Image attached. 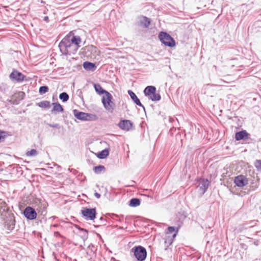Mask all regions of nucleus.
<instances>
[{
    "label": "nucleus",
    "mask_w": 261,
    "mask_h": 261,
    "mask_svg": "<svg viewBox=\"0 0 261 261\" xmlns=\"http://www.w3.org/2000/svg\"><path fill=\"white\" fill-rule=\"evenodd\" d=\"M130 251L134 253V255L137 261H144L145 260L147 256V251L146 249L143 246H135Z\"/></svg>",
    "instance_id": "2"
},
{
    "label": "nucleus",
    "mask_w": 261,
    "mask_h": 261,
    "mask_svg": "<svg viewBox=\"0 0 261 261\" xmlns=\"http://www.w3.org/2000/svg\"><path fill=\"white\" fill-rule=\"evenodd\" d=\"M209 185L210 182L208 179H200L198 186L200 193L203 194L208 189Z\"/></svg>",
    "instance_id": "8"
},
{
    "label": "nucleus",
    "mask_w": 261,
    "mask_h": 261,
    "mask_svg": "<svg viewBox=\"0 0 261 261\" xmlns=\"http://www.w3.org/2000/svg\"><path fill=\"white\" fill-rule=\"evenodd\" d=\"M94 196L97 198H99L100 197V194L97 193V192H95L94 193Z\"/></svg>",
    "instance_id": "37"
},
{
    "label": "nucleus",
    "mask_w": 261,
    "mask_h": 261,
    "mask_svg": "<svg viewBox=\"0 0 261 261\" xmlns=\"http://www.w3.org/2000/svg\"><path fill=\"white\" fill-rule=\"evenodd\" d=\"M235 184L239 187H243L248 184V180L243 175H239L235 177Z\"/></svg>",
    "instance_id": "10"
},
{
    "label": "nucleus",
    "mask_w": 261,
    "mask_h": 261,
    "mask_svg": "<svg viewBox=\"0 0 261 261\" xmlns=\"http://www.w3.org/2000/svg\"><path fill=\"white\" fill-rule=\"evenodd\" d=\"M15 225V220L13 216L9 214L7 219L5 222V227L8 230L11 231L14 228Z\"/></svg>",
    "instance_id": "9"
},
{
    "label": "nucleus",
    "mask_w": 261,
    "mask_h": 261,
    "mask_svg": "<svg viewBox=\"0 0 261 261\" xmlns=\"http://www.w3.org/2000/svg\"><path fill=\"white\" fill-rule=\"evenodd\" d=\"M133 124L130 120H124L121 121L118 124L119 127L125 130H129L132 127Z\"/></svg>",
    "instance_id": "11"
},
{
    "label": "nucleus",
    "mask_w": 261,
    "mask_h": 261,
    "mask_svg": "<svg viewBox=\"0 0 261 261\" xmlns=\"http://www.w3.org/2000/svg\"><path fill=\"white\" fill-rule=\"evenodd\" d=\"M93 171L96 174H100L102 172L105 171V167L102 165L95 166L93 168Z\"/></svg>",
    "instance_id": "25"
},
{
    "label": "nucleus",
    "mask_w": 261,
    "mask_h": 261,
    "mask_svg": "<svg viewBox=\"0 0 261 261\" xmlns=\"http://www.w3.org/2000/svg\"><path fill=\"white\" fill-rule=\"evenodd\" d=\"M5 134L6 133L5 132L0 130V142L2 141V140L4 139Z\"/></svg>",
    "instance_id": "36"
},
{
    "label": "nucleus",
    "mask_w": 261,
    "mask_h": 261,
    "mask_svg": "<svg viewBox=\"0 0 261 261\" xmlns=\"http://www.w3.org/2000/svg\"><path fill=\"white\" fill-rule=\"evenodd\" d=\"M113 97L109 92L103 96L101 99V102L104 108L109 112L112 113L115 107V103L112 101Z\"/></svg>",
    "instance_id": "3"
},
{
    "label": "nucleus",
    "mask_w": 261,
    "mask_h": 261,
    "mask_svg": "<svg viewBox=\"0 0 261 261\" xmlns=\"http://www.w3.org/2000/svg\"><path fill=\"white\" fill-rule=\"evenodd\" d=\"M94 88L95 89V91L99 95H106L107 94V93H109V92L102 89L100 85H99V84H94Z\"/></svg>",
    "instance_id": "19"
},
{
    "label": "nucleus",
    "mask_w": 261,
    "mask_h": 261,
    "mask_svg": "<svg viewBox=\"0 0 261 261\" xmlns=\"http://www.w3.org/2000/svg\"><path fill=\"white\" fill-rule=\"evenodd\" d=\"M2 210H3L4 212H5L7 210V208L6 207V203L3 200V203H0V212H1Z\"/></svg>",
    "instance_id": "33"
},
{
    "label": "nucleus",
    "mask_w": 261,
    "mask_h": 261,
    "mask_svg": "<svg viewBox=\"0 0 261 261\" xmlns=\"http://www.w3.org/2000/svg\"><path fill=\"white\" fill-rule=\"evenodd\" d=\"M80 230L81 231L82 234L81 237L82 240L85 241L88 239V230L84 229V228H80Z\"/></svg>",
    "instance_id": "27"
},
{
    "label": "nucleus",
    "mask_w": 261,
    "mask_h": 261,
    "mask_svg": "<svg viewBox=\"0 0 261 261\" xmlns=\"http://www.w3.org/2000/svg\"><path fill=\"white\" fill-rule=\"evenodd\" d=\"M48 17L47 16H45V17H44V20L45 21H47V20H48Z\"/></svg>",
    "instance_id": "38"
},
{
    "label": "nucleus",
    "mask_w": 261,
    "mask_h": 261,
    "mask_svg": "<svg viewBox=\"0 0 261 261\" xmlns=\"http://www.w3.org/2000/svg\"><path fill=\"white\" fill-rule=\"evenodd\" d=\"M53 105L54 107L52 112H61L63 111V108L60 103L53 102Z\"/></svg>",
    "instance_id": "22"
},
{
    "label": "nucleus",
    "mask_w": 261,
    "mask_h": 261,
    "mask_svg": "<svg viewBox=\"0 0 261 261\" xmlns=\"http://www.w3.org/2000/svg\"><path fill=\"white\" fill-rule=\"evenodd\" d=\"M249 134L246 130H242L236 133L235 139L237 141L248 139Z\"/></svg>",
    "instance_id": "12"
},
{
    "label": "nucleus",
    "mask_w": 261,
    "mask_h": 261,
    "mask_svg": "<svg viewBox=\"0 0 261 261\" xmlns=\"http://www.w3.org/2000/svg\"><path fill=\"white\" fill-rule=\"evenodd\" d=\"M9 77L12 81L20 83L24 80L25 76L17 70H13L12 73L10 74Z\"/></svg>",
    "instance_id": "7"
},
{
    "label": "nucleus",
    "mask_w": 261,
    "mask_h": 261,
    "mask_svg": "<svg viewBox=\"0 0 261 261\" xmlns=\"http://www.w3.org/2000/svg\"><path fill=\"white\" fill-rule=\"evenodd\" d=\"M73 114L74 116L79 120L86 121V120L87 119L86 118V116H87V113L79 112L77 110H74Z\"/></svg>",
    "instance_id": "14"
},
{
    "label": "nucleus",
    "mask_w": 261,
    "mask_h": 261,
    "mask_svg": "<svg viewBox=\"0 0 261 261\" xmlns=\"http://www.w3.org/2000/svg\"><path fill=\"white\" fill-rule=\"evenodd\" d=\"M109 155V150L105 149L98 154V157L100 159L106 158Z\"/></svg>",
    "instance_id": "26"
},
{
    "label": "nucleus",
    "mask_w": 261,
    "mask_h": 261,
    "mask_svg": "<svg viewBox=\"0 0 261 261\" xmlns=\"http://www.w3.org/2000/svg\"><path fill=\"white\" fill-rule=\"evenodd\" d=\"M140 25L143 28H148L150 23V21L149 18L145 16H142L140 18L139 20Z\"/></svg>",
    "instance_id": "17"
},
{
    "label": "nucleus",
    "mask_w": 261,
    "mask_h": 261,
    "mask_svg": "<svg viewBox=\"0 0 261 261\" xmlns=\"http://www.w3.org/2000/svg\"><path fill=\"white\" fill-rule=\"evenodd\" d=\"M48 125L50 127H51L60 128V125H59V124H57V123H56V124H48Z\"/></svg>",
    "instance_id": "35"
},
{
    "label": "nucleus",
    "mask_w": 261,
    "mask_h": 261,
    "mask_svg": "<svg viewBox=\"0 0 261 261\" xmlns=\"http://www.w3.org/2000/svg\"><path fill=\"white\" fill-rule=\"evenodd\" d=\"M140 204V200L138 198H132L129 201V205L132 207H136Z\"/></svg>",
    "instance_id": "24"
},
{
    "label": "nucleus",
    "mask_w": 261,
    "mask_h": 261,
    "mask_svg": "<svg viewBox=\"0 0 261 261\" xmlns=\"http://www.w3.org/2000/svg\"><path fill=\"white\" fill-rule=\"evenodd\" d=\"M128 93L134 103H135L137 106L142 107L143 109L145 110L144 107L142 105L139 99L134 92L131 90H128Z\"/></svg>",
    "instance_id": "13"
},
{
    "label": "nucleus",
    "mask_w": 261,
    "mask_h": 261,
    "mask_svg": "<svg viewBox=\"0 0 261 261\" xmlns=\"http://www.w3.org/2000/svg\"><path fill=\"white\" fill-rule=\"evenodd\" d=\"M25 93L24 92L19 91L17 93H15L13 96V98H15V101L13 102V104H18V102L23 99L25 96Z\"/></svg>",
    "instance_id": "15"
},
{
    "label": "nucleus",
    "mask_w": 261,
    "mask_h": 261,
    "mask_svg": "<svg viewBox=\"0 0 261 261\" xmlns=\"http://www.w3.org/2000/svg\"><path fill=\"white\" fill-rule=\"evenodd\" d=\"M70 36L64 38L59 45L60 51L63 54L67 55L75 54L78 49V46L70 42Z\"/></svg>",
    "instance_id": "1"
},
{
    "label": "nucleus",
    "mask_w": 261,
    "mask_h": 261,
    "mask_svg": "<svg viewBox=\"0 0 261 261\" xmlns=\"http://www.w3.org/2000/svg\"><path fill=\"white\" fill-rule=\"evenodd\" d=\"M255 166L257 169H261V160H256L255 163Z\"/></svg>",
    "instance_id": "34"
},
{
    "label": "nucleus",
    "mask_w": 261,
    "mask_h": 261,
    "mask_svg": "<svg viewBox=\"0 0 261 261\" xmlns=\"http://www.w3.org/2000/svg\"><path fill=\"white\" fill-rule=\"evenodd\" d=\"M48 88L46 86H41L39 88V92L40 94H44L48 92Z\"/></svg>",
    "instance_id": "32"
},
{
    "label": "nucleus",
    "mask_w": 261,
    "mask_h": 261,
    "mask_svg": "<svg viewBox=\"0 0 261 261\" xmlns=\"http://www.w3.org/2000/svg\"><path fill=\"white\" fill-rule=\"evenodd\" d=\"M70 42H72L74 45L78 46V48L80 47L79 44L81 42V38L79 36H73L72 38H70Z\"/></svg>",
    "instance_id": "20"
},
{
    "label": "nucleus",
    "mask_w": 261,
    "mask_h": 261,
    "mask_svg": "<svg viewBox=\"0 0 261 261\" xmlns=\"http://www.w3.org/2000/svg\"><path fill=\"white\" fill-rule=\"evenodd\" d=\"M86 118L87 119H86V121H95L98 119V117L96 115L89 113H87Z\"/></svg>",
    "instance_id": "30"
},
{
    "label": "nucleus",
    "mask_w": 261,
    "mask_h": 261,
    "mask_svg": "<svg viewBox=\"0 0 261 261\" xmlns=\"http://www.w3.org/2000/svg\"><path fill=\"white\" fill-rule=\"evenodd\" d=\"M159 38L161 42L166 46L173 47L175 45L174 40L166 32H161L159 35Z\"/></svg>",
    "instance_id": "4"
},
{
    "label": "nucleus",
    "mask_w": 261,
    "mask_h": 261,
    "mask_svg": "<svg viewBox=\"0 0 261 261\" xmlns=\"http://www.w3.org/2000/svg\"><path fill=\"white\" fill-rule=\"evenodd\" d=\"M3 203V200L2 199H0V203Z\"/></svg>",
    "instance_id": "39"
},
{
    "label": "nucleus",
    "mask_w": 261,
    "mask_h": 261,
    "mask_svg": "<svg viewBox=\"0 0 261 261\" xmlns=\"http://www.w3.org/2000/svg\"><path fill=\"white\" fill-rule=\"evenodd\" d=\"M83 216L86 220H94L96 217V210L94 208H84L81 211Z\"/></svg>",
    "instance_id": "5"
},
{
    "label": "nucleus",
    "mask_w": 261,
    "mask_h": 261,
    "mask_svg": "<svg viewBox=\"0 0 261 261\" xmlns=\"http://www.w3.org/2000/svg\"><path fill=\"white\" fill-rule=\"evenodd\" d=\"M69 95L66 92H62L59 95V98L62 100L63 102H66L69 99Z\"/></svg>",
    "instance_id": "28"
},
{
    "label": "nucleus",
    "mask_w": 261,
    "mask_h": 261,
    "mask_svg": "<svg viewBox=\"0 0 261 261\" xmlns=\"http://www.w3.org/2000/svg\"><path fill=\"white\" fill-rule=\"evenodd\" d=\"M168 233H172L173 232H174V233L172 235V239H171L170 240V244H171L172 243V241L173 239L175 238V237L177 235L178 229L175 230V228L174 226H169L168 228Z\"/></svg>",
    "instance_id": "21"
},
{
    "label": "nucleus",
    "mask_w": 261,
    "mask_h": 261,
    "mask_svg": "<svg viewBox=\"0 0 261 261\" xmlns=\"http://www.w3.org/2000/svg\"><path fill=\"white\" fill-rule=\"evenodd\" d=\"M23 215L28 220H32L37 217V213L34 208L31 206H27L23 211Z\"/></svg>",
    "instance_id": "6"
},
{
    "label": "nucleus",
    "mask_w": 261,
    "mask_h": 261,
    "mask_svg": "<svg viewBox=\"0 0 261 261\" xmlns=\"http://www.w3.org/2000/svg\"><path fill=\"white\" fill-rule=\"evenodd\" d=\"M37 154V151L35 149H32L26 153V155L28 156H36Z\"/></svg>",
    "instance_id": "31"
},
{
    "label": "nucleus",
    "mask_w": 261,
    "mask_h": 261,
    "mask_svg": "<svg viewBox=\"0 0 261 261\" xmlns=\"http://www.w3.org/2000/svg\"><path fill=\"white\" fill-rule=\"evenodd\" d=\"M156 91V88L153 86H148L144 90V93L145 96H150Z\"/></svg>",
    "instance_id": "16"
},
{
    "label": "nucleus",
    "mask_w": 261,
    "mask_h": 261,
    "mask_svg": "<svg viewBox=\"0 0 261 261\" xmlns=\"http://www.w3.org/2000/svg\"><path fill=\"white\" fill-rule=\"evenodd\" d=\"M152 101H159L161 97L159 93H154L151 96L148 97Z\"/></svg>",
    "instance_id": "29"
},
{
    "label": "nucleus",
    "mask_w": 261,
    "mask_h": 261,
    "mask_svg": "<svg viewBox=\"0 0 261 261\" xmlns=\"http://www.w3.org/2000/svg\"><path fill=\"white\" fill-rule=\"evenodd\" d=\"M37 105L42 108H49L50 107V103L49 101H41L37 103Z\"/></svg>",
    "instance_id": "23"
},
{
    "label": "nucleus",
    "mask_w": 261,
    "mask_h": 261,
    "mask_svg": "<svg viewBox=\"0 0 261 261\" xmlns=\"http://www.w3.org/2000/svg\"><path fill=\"white\" fill-rule=\"evenodd\" d=\"M83 67L85 70L92 71H94L96 68L95 64L89 62H85L83 63Z\"/></svg>",
    "instance_id": "18"
},
{
    "label": "nucleus",
    "mask_w": 261,
    "mask_h": 261,
    "mask_svg": "<svg viewBox=\"0 0 261 261\" xmlns=\"http://www.w3.org/2000/svg\"><path fill=\"white\" fill-rule=\"evenodd\" d=\"M100 220H103V218H102V217H100Z\"/></svg>",
    "instance_id": "40"
}]
</instances>
